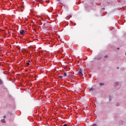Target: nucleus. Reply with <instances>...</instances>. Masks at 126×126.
Returning <instances> with one entry per match:
<instances>
[{
  "label": "nucleus",
  "instance_id": "f257e3e1",
  "mask_svg": "<svg viewBox=\"0 0 126 126\" xmlns=\"http://www.w3.org/2000/svg\"><path fill=\"white\" fill-rule=\"evenodd\" d=\"M44 28H48V27H50V23L46 22L44 24Z\"/></svg>",
  "mask_w": 126,
  "mask_h": 126
},
{
  "label": "nucleus",
  "instance_id": "f03ea898",
  "mask_svg": "<svg viewBox=\"0 0 126 126\" xmlns=\"http://www.w3.org/2000/svg\"><path fill=\"white\" fill-rule=\"evenodd\" d=\"M20 34H21V35H24V34H25V31L24 30H21L20 31Z\"/></svg>",
  "mask_w": 126,
  "mask_h": 126
},
{
  "label": "nucleus",
  "instance_id": "7ed1b4c3",
  "mask_svg": "<svg viewBox=\"0 0 126 126\" xmlns=\"http://www.w3.org/2000/svg\"><path fill=\"white\" fill-rule=\"evenodd\" d=\"M79 74L80 75H81V74H82V69H80L79 70Z\"/></svg>",
  "mask_w": 126,
  "mask_h": 126
},
{
  "label": "nucleus",
  "instance_id": "20e7f679",
  "mask_svg": "<svg viewBox=\"0 0 126 126\" xmlns=\"http://www.w3.org/2000/svg\"><path fill=\"white\" fill-rule=\"evenodd\" d=\"M94 90H95V89H94L93 88H91V89H90V92H91L92 93V92H93V91H94Z\"/></svg>",
  "mask_w": 126,
  "mask_h": 126
},
{
  "label": "nucleus",
  "instance_id": "39448f33",
  "mask_svg": "<svg viewBox=\"0 0 126 126\" xmlns=\"http://www.w3.org/2000/svg\"><path fill=\"white\" fill-rule=\"evenodd\" d=\"M3 82H2V81H1V79H0V85H1V84H3Z\"/></svg>",
  "mask_w": 126,
  "mask_h": 126
},
{
  "label": "nucleus",
  "instance_id": "423d86ee",
  "mask_svg": "<svg viewBox=\"0 0 126 126\" xmlns=\"http://www.w3.org/2000/svg\"><path fill=\"white\" fill-rule=\"evenodd\" d=\"M63 76L65 77L66 76V75H67V74H66V73H64L63 74Z\"/></svg>",
  "mask_w": 126,
  "mask_h": 126
},
{
  "label": "nucleus",
  "instance_id": "0eeeda50",
  "mask_svg": "<svg viewBox=\"0 0 126 126\" xmlns=\"http://www.w3.org/2000/svg\"><path fill=\"white\" fill-rule=\"evenodd\" d=\"M99 85H101V86H103V85H104V83H100Z\"/></svg>",
  "mask_w": 126,
  "mask_h": 126
},
{
  "label": "nucleus",
  "instance_id": "6e6552de",
  "mask_svg": "<svg viewBox=\"0 0 126 126\" xmlns=\"http://www.w3.org/2000/svg\"><path fill=\"white\" fill-rule=\"evenodd\" d=\"M59 78H60V79H62V78H63V76H60Z\"/></svg>",
  "mask_w": 126,
  "mask_h": 126
},
{
  "label": "nucleus",
  "instance_id": "1a4fd4ad",
  "mask_svg": "<svg viewBox=\"0 0 126 126\" xmlns=\"http://www.w3.org/2000/svg\"><path fill=\"white\" fill-rule=\"evenodd\" d=\"M27 65H30V63H27Z\"/></svg>",
  "mask_w": 126,
  "mask_h": 126
},
{
  "label": "nucleus",
  "instance_id": "9d476101",
  "mask_svg": "<svg viewBox=\"0 0 126 126\" xmlns=\"http://www.w3.org/2000/svg\"><path fill=\"white\" fill-rule=\"evenodd\" d=\"M104 58H108V55H105V56H104Z\"/></svg>",
  "mask_w": 126,
  "mask_h": 126
},
{
  "label": "nucleus",
  "instance_id": "9b49d317",
  "mask_svg": "<svg viewBox=\"0 0 126 126\" xmlns=\"http://www.w3.org/2000/svg\"><path fill=\"white\" fill-rule=\"evenodd\" d=\"M63 126H67V125L64 124Z\"/></svg>",
  "mask_w": 126,
  "mask_h": 126
},
{
  "label": "nucleus",
  "instance_id": "f8f14e48",
  "mask_svg": "<svg viewBox=\"0 0 126 126\" xmlns=\"http://www.w3.org/2000/svg\"><path fill=\"white\" fill-rule=\"evenodd\" d=\"M94 126H97V125L94 124Z\"/></svg>",
  "mask_w": 126,
  "mask_h": 126
},
{
  "label": "nucleus",
  "instance_id": "ddd939ff",
  "mask_svg": "<svg viewBox=\"0 0 126 126\" xmlns=\"http://www.w3.org/2000/svg\"><path fill=\"white\" fill-rule=\"evenodd\" d=\"M117 50H120V48H117Z\"/></svg>",
  "mask_w": 126,
  "mask_h": 126
},
{
  "label": "nucleus",
  "instance_id": "4468645a",
  "mask_svg": "<svg viewBox=\"0 0 126 126\" xmlns=\"http://www.w3.org/2000/svg\"><path fill=\"white\" fill-rule=\"evenodd\" d=\"M97 60H101V58H97Z\"/></svg>",
  "mask_w": 126,
  "mask_h": 126
},
{
  "label": "nucleus",
  "instance_id": "2eb2a0df",
  "mask_svg": "<svg viewBox=\"0 0 126 126\" xmlns=\"http://www.w3.org/2000/svg\"><path fill=\"white\" fill-rule=\"evenodd\" d=\"M3 123H5V122L4 121V120L3 121H2Z\"/></svg>",
  "mask_w": 126,
  "mask_h": 126
},
{
  "label": "nucleus",
  "instance_id": "dca6fc26",
  "mask_svg": "<svg viewBox=\"0 0 126 126\" xmlns=\"http://www.w3.org/2000/svg\"><path fill=\"white\" fill-rule=\"evenodd\" d=\"M3 118H4V119L5 118V116H3Z\"/></svg>",
  "mask_w": 126,
  "mask_h": 126
},
{
  "label": "nucleus",
  "instance_id": "f3484780",
  "mask_svg": "<svg viewBox=\"0 0 126 126\" xmlns=\"http://www.w3.org/2000/svg\"><path fill=\"white\" fill-rule=\"evenodd\" d=\"M117 69H119V67H117Z\"/></svg>",
  "mask_w": 126,
  "mask_h": 126
},
{
  "label": "nucleus",
  "instance_id": "a211bd4d",
  "mask_svg": "<svg viewBox=\"0 0 126 126\" xmlns=\"http://www.w3.org/2000/svg\"><path fill=\"white\" fill-rule=\"evenodd\" d=\"M28 62H29V63H30V60H29Z\"/></svg>",
  "mask_w": 126,
  "mask_h": 126
},
{
  "label": "nucleus",
  "instance_id": "6ab92c4d",
  "mask_svg": "<svg viewBox=\"0 0 126 126\" xmlns=\"http://www.w3.org/2000/svg\"><path fill=\"white\" fill-rule=\"evenodd\" d=\"M119 104H117V106H119Z\"/></svg>",
  "mask_w": 126,
  "mask_h": 126
},
{
  "label": "nucleus",
  "instance_id": "aec40b11",
  "mask_svg": "<svg viewBox=\"0 0 126 126\" xmlns=\"http://www.w3.org/2000/svg\"><path fill=\"white\" fill-rule=\"evenodd\" d=\"M58 1H60V0H57Z\"/></svg>",
  "mask_w": 126,
  "mask_h": 126
}]
</instances>
